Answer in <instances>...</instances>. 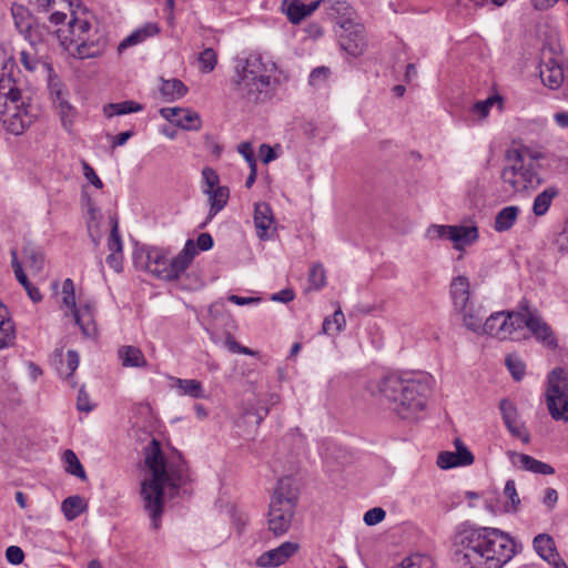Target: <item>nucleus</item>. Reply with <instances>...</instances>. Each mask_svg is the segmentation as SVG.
I'll return each mask as SVG.
<instances>
[{
	"label": "nucleus",
	"mask_w": 568,
	"mask_h": 568,
	"mask_svg": "<svg viewBox=\"0 0 568 568\" xmlns=\"http://www.w3.org/2000/svg\"><path fill=\"white\" fill-rule=\"evenodd\" d=\"M144 463L151 471V478L142 481L141 496L144 509L152 519V527L158 529L164 506L163 489L169 488L170 497H174L189 480L187 467L179 452L164 455L156 439H152L145 447Z\"/></svg>",
	"instance_id": "1"
},
{
	"label": "nucleus",
	"mask_w": 568,
	"mask_h": 568,
	"mask_svg": "<svg viewBox=\"0 0 568 568\" xmlns=\"http://www.w3.org/2000/svg\"><path fill=\"white\" fill-rule=\"evenodd\" d=\"M454 545L457 561L470 568H501L523 548L497 528L474 526L460 527Z\"/></svg>",
	"instance_id": "2"
},
{
	"label": "nucleus",
	"mask_w": 568,
	"mask_h": 568,
	"mask_svg": "<svg viewBox=\"0 0 568 568\" xmlns=\"http://www.w3.org/2000/svg\"><path fill=\"white\" fill-rule=\"evenodd\" d=\"M67 14L54 11L49 17L52 24L60 26L57 37L61 47L74 59H97L102 57L109 47V37L104 29L92 22L87 14L71 13L64 23Z\"/></svg>",
	"instance_id": "3"
},
{
	"label": "nucleus",
	"mask_w": 568,
	"mask_h": 568,
	"mask_svg": "<svg viewBox=\"0 0 568 568\" xmlns=\"http://www.w3.org/2000/svg\"><path fill=\"white\" fill-rule=\"evenodd\" d=\"M367 390L388 404L390 410L403 419L415 418L424 412L430 387L427 381L404 378L388 374L367 383Z\"/></svg>",
	"instance_id": "4"
},
{
	"label": "nucleus",
	"mask_w": 568,
	"mask_h": 568,
	"mask_svg": "<svg viewBox=\"0 0 568 568\" xmlns=\"http://www.w3.org/2000/svg\"><path fill=\"white\" fill-rule=\"evenodd\" d=\"M14 60L0 49V121L8 132L19 135L31 125L37 114L14 84Z\"/></svg>",
	"instance_id": "5"
},
{
	"label": "nucleus",
	"mask_w": 568,
	"mask_h": 568,
	"mask_svg": "<svg viewBox=\"0 0 568 568\" xmlns=\"http://www.w3.org/2000/svg\"><path fill=\"white\" fill-rule=\"evenodd\" d=\"M478 328H469L477 335H487L497 341H521L532 332V312L527 301L517 311H500L490 314L484 323L477 318Z\"/></svg>",
	"instance_id": "6"
},
{
	"label": "nucleus",
	"mask_w": 568,
	"mask_h": 568,
	"mask_svg": "<svg viewBox=\"0 0 568 568\" xmlns=\"http://www.w3.org/2000/svg\"><path fill=\"white\" fill-rule=\"evenodd\" d=\"M276 70V64L268 68L260 55H250L244 64L236 68L233 79V91L236 98L248 103L264 102L271 97V77L267 74Z\"/></svg>",
	"instance_id": "7"
},
{
	"label": "nucleus",
	"mask_w": 568,
	"mask_h": 568,
	"mask_svg": "<svg viewBox=\"0 0 568 568\" xmlns=\"http://www.w3.org/2000/svg\"><path fill=\"white\" fill-rule=\"evenodd\" d=\"M532 151L514 144L506 152V166L501 173L507 191L518 193L528 191L532 180Z\"/></svg>",
	"instance_id": "8"
},
{
	"label": "nucleus",
	"mask_w": 568,
	"mask_h": 568,
	"mask_svg": "<svg viewBox=\"0 0 568 568\" xmlns=\"http://www.w3.org/2000/svg\"><path fill=\"white\" fill-rule=\"evenodd\" d=\"M546 405L555 420L568 422V374L562 368L554 369L548 376Z\"/></svg>",
	"instance_id": "9"
},
{
	"label": "nucleus",
	"mask_w": 568,
	"mask_h": 568,
	"mask_svg": "<svg viewBox=\"0 0 568 568\" xmlns=\"http://www.w3.org/2000/svg\"><path fill=\"white\" fill-rule=\"evenodd\" d=\"M449 295L454 310L462 316L463 325L467 329L478 328L479 311L476 310L473 303L469 278L464 275L453 277L449 285Z\"/></svg>",
	"instance_id": "10"
},
{
	"label": "nucleus",
	"mask_w": 568,
	"mask_h": 568,
	"mask_svg": "<svg viewBox=\"0 0 568 568\" xmlns=\"http://www.w3.org/2000/svg\"><path fill=\"white\" fill-rule=\"evenodd\" d=\"M539 51V77L541 82L549 89L559 88L564 81V73L556 60V55L559 52L558 36L552 31L549 34H546Z\"/></svg>",
	"instance_id": "11"
},
{
	"label": "nucleus",
	"mask_w": 568,
	"mask_h": 568,
	"mask_svg": "<svg viewBox=\"0 0 568 568\" xmlns=\"http://www.w3.org/2000/svg\"><path fill=\"white\" fill-rule=\"evenodd\" d=\"M53 108L61 118L64 128L72 124L75 109L69 101L70 93L55 72L45 79Z\"/></svg>",
	"instance_id": "12"
},
{
	"label": "nucleus",
	"mask_w": 568,
	"mask_h": 568,
	"mask_svg": "<svg viewBox=\"0 0 568 568\" xmlns=\"http://www.w3.org/2000/svg\"><path fill=\"white\" fill-rule=\"evenodd\" d=\"M339 29L338 43L342 50L352 57L362 55L367 47L364 27L348 18L339 23Z\"/></svg>",
	"instance_id": "13"
},
{
	"label": "nucleus",
	"mask_w": 568,
	"mask_h": 568,
	"mask_svg": "<svg viewBox=\"0 0 568 568\" xmlns=\"http://www.w3.org/2000/svg\"><path fill=\"white\" fill-rule=\"evenodd\" d=\"M294 510L295 508H292V504L287 500L278 501L271 499L267 514V525L270 531H272L275 536H282L287 532L291 527Z\"/></svg>",
	"instance_id": "14"
},
{
	"label": "nucleus",
	"mask_w": 568,
	"mask_h": 568,
	"mask_svg": "<svg viewBox=\"0 0 568 568\" xmlns=\"http://www.w3.org/2000/svg\"><path fill=\"white\" fill-rule=\"evenodd\" d=\"M145 268L165 281H172L180 276L174 260H169L159 247H151L146 251Z\"/></svg>",
	"instance_id": "15"
},
{
	"label": "nucleus",
	"mask_w": 568,
	"mask_h": 568,
	"mask_svg": "<svg viewBox=\"0 0 568 568\" xmlns=\"http://www.w3.org/2000/svg\"><path fill=\"white\" fill-rule=\"evenodd\" d=\"M298 550L300 544L284 541L278 547L261 554L256 558L255 565L260 568H276L286 564Z\"/></svg>",
	"instance_id": "16"
},
{
	"label": "nucleus",
	"mask_w": 568,
	"mask_h": 568,
	"mask_svg": "<svg viewBox=\"0 0 568 568\" xmlns=\"http://www.w3.org/2000/svg\"><path fill=\"white\" fill-rule=\"evenodd\" d=\"M503 500L487 499L486 508L494 515L501 513H517L520 507V498L516 489L515 480L506 481L503 490Z\"/></svg>",
	"instance_id": "17"
},
{
	"label": "nucleus",
	"mask_w": 568,
	"mask_h": 568,
	"mask_svg": "<svg viewBox=\"0 0 568 568\" xmlns=\"http://www.w3.org/2000/svg\"><path fill=\"white\" fill-rule=\"evenodd\" d=\"M162 118L184 130L197 131L201 129V118L197 112L183 108H162Z\"/></svg>",
	"instance_id": "18"
},
{
	"label": "nucleus",
	"mask_w": 568,
	"mask_h": 568,
	"mask_svg": "<svg viewBox=\"0 0 568 568\" xmlns=\"http://www.w3.org/2000/svg\"><path fill=\"white\" fill-rule=\"evenodd\" d=\"M254 226L257 237L262 241L270 240L276 231L275 219L268 203L258 202L254 206Z\"/></svg>",
	"instance_id": "19"
},
{
	"label": "nucleus",
	"mask_w": 568,
	"mask_h": 568,
	"mask_svg": "<svg viewBox=\"0 0 568 568\" xmlns=\"http://www.w3.org/2000/svg\"><path fill=\"white\" fill-rule=\"evenodd\" d=\"M322 0H315L305 4L300 0H283L281 9L286 14L291 23L298 24L317 10Z\"/></svg>",
	"instance_id": "20"
},
{
	"label": "nucleus",
	"mask_w": 568,
	"mask_h": 568,
	"mask_svg": "<svg viewBox=\"0 0 568 568\" xmlns=\"http://www.w3.org/2000/svg\"><path fill=\"white\" fill-rule=\"evenodd\" d=\"M95 303L87 302L73 311L75 323L80 326L83 335L93 337L97 335V324L94 320Z\"/></svg>",
	"instance_id": "21"
},
{
	"label": "nucleus",
	"mask_w": 568,
	"mask_h": 568,
	"mask_svg": "<svg viewBox=\"0 0 568 568\" xmlns=\"http://www.w3.org/2000/svg\"><path fill=\"white\" fill-rule=\"evenodd\" d=\"M20 62L26 70L39 73L44 79L50 77L54 70L52 64L44 59H41L31 47L30 50H22L20 52Z\"/></svg>",
	"instance_id": "22"
},
{
	"label": "nucleus",
	"mask_w": 568,
	"mask_h": 568,
	"mask_svg": "<svg viewBox=\"0 0 568 568\" xmlns=\"http://www.w3.org/2000/svg\"><path fill=\"white\" fill-rule=\"evenodd\" d=\"M172 388L176 390L179 396H189L194 399L205 398L203 385L197 379H185L171 377Z\"/></svg>",
	"instance_id": "23"
},
{
	"label": "nucleus",
	"mask_w": 568,
	"mask_h": 568,
	"mask_svg": "<svg viewBox=\"0 0 568 568\" xmlns=\"http://www.w3.org/2000/svg\"><path fill=\"white\" fill-rule=\"evenodd\" d=\"M478 239V229L476 226L452 225L450 241L456 250H463L475 243Z\"/></svg>",
	"instance_id": "24"
},
{
	"label": "nucleus",
	"mask_w": 568,
	"mask_h": 568,
	"mask_svg": "<svg viewBox=\"0 0 568 568\" xmlns=\"http://www.w3.org/2000/svg\"><path fill=\"white\" fill-rule=\"evenodd\" d=\"M118 358L123 367L141 368L148 365L142 351L132 345H123L118 349Z\"/></svg>",
	"instance_id": "25"
},
{
	"label": "nucleus",
	"mask_w": 568,
	"mask_h": 568,
	"mask_svg": "<svg viewBox=\"0 0 568 568\" xmlns=\"http://www.w3.org/2000/svg\"><path fill=\"white\" fill-rule=\"evenodd\" d=\"M535 341L541 343L549 351L558 347V339L552 328L540 317L535 314Z\"/></svg>",
	"instance_id": "26"
},
{
	"label": "nucleus",
	"mask_w": 568,
	"mask_h": 568,
	"mask_svg": "<svg viewBox=\"0 0 568 568\" xmlns=\"http://www.w3.org/2000/svg\"><path fill=\"white\" fill-rule=\"evenodd\" d=\"M85 210L88 233L93 243L98 245L101 239L100 223L102 220V214L91 199L87 200Z\"/></svg>",
	"instance_id": "27"
},
{
	"label": "nucleus",
	"mask_w": 568,
	"mask_h": 568,
	"mask_svg": "<svg viewBox=\"0 0 568 568\" xmlns=\"http://www.w3.org/2000/svg\"><path fill=\"white\" fill-rule=\"evenodd\" d=\"M271 499L278 501L287 500L292 504V508H295L297 503V489L294 486V480L291 477H283L278 479Z\"/></svg>",
	"instance_id": "28"
},
{
	"label": "nucleus",
	"mask_w": 568,
	"mask_h": 568,
	"mask_svg": "<svg viewBox=\"0 0 568 568\" xmlns=\"http://www.w3.org/2000/svg\"><path fill=\"white\" fill-rule=\"evenodd\" d=\"M158 32H159V28L153 23H149V24L133 31L131 34H129L126 38H124L118 45V52L122 53L125 49L143 42L149 37L154 36Z\"/></svg>",
	"instance_id": "29"
},
{
	"label": "nucleus",
	"mask_w": 568,
	"mask_h": 568,
	"mask_svg": "<svg viewBox=\"0 0 568 568\" xmlns=\"http://www.w3.org/2000/svg\"><path fill=\"white\" fill-rule=\"evenodd\" d=\"M535 551L548 564L549 561H554L559 555L555 540L547 534L535 536Z\"/></svg>",
	"instance_id": "30"
},
{
	"label": "nucleus",
	"mask_w": 568,
	"mask_h": 568,
	"mask_svg": "<svg viewBox=\"0 0 568 568\" xmlns=\"http://www.w3.org/2000/svg\"><path fill=\"white\" fill-rule=\"evenodd\" d=\"M519 211H520L519 207L515 206V205H510V206H506V207L501 209L495 217V222H494L495 231L506 232V231L510 230L518 217Z\"/></svg>",
	"instance_id": "31"
},
{
	"label": "nucleus",
	"mask_w": 568,
	"mask_h": 568,
	"mask_svg": "<svg viewBox=\"0 0 568 568\" xmlns=\"http://www.w3.org/2000/svg\"><path fill=\"white\" fill-rule=\"evenodd\" d=\"M205 194L209 196L210 202L209 219H212L226 205L230 197V191L226 186H219Z\"/></svg>",
	"instance_id": "32"
},
{
	"label": "nucleus",
	"mask_w": 568,
	"mask_h": 568,
	"mask_svg": "<svg viewBox=\"0 0 568 568\" xmlns=\"http://www.w3.org/2000/svg\"><path fill=\"white\" fill-rule=\"evenodd\" d=\"M87 509V503L81 496H70L61 504V510L68 520H73Z\"/></svg>",
	"instance_id": "33"
},
{
	"label": "nucleus",
	"mask_w": 568,
	"mask_h": 568,
	"mask_svg": "<svg viewBox=\"0 0 568 568\" xmlns=\"http://www.w3.org/2000/svg\"><path fill=\"white\" fill-rule=\"evenodd\" d=\"M160 92L166 101H173L182 98L187 92V88L181 80L171 79L162 82Z\"/></svg>",
	"instance_id": "34"
},
{
	"label": "nucleus",
	"mask_w": 568,
	"mask_h": 568,
	"mask_svg": "<svg viewBox=\"0 0 568 568\" xmlns=\"http://www.w3.org/2000/svg\"><path fill=\"white\" fill-rule=\"evenodd\" d=\"M143 110L142 104L128 100L119 103H110L104 106L103 112L105 116L112 118L114 115H124Z\"/></svg>",
	"instance_id": "35"
},
{
	"label": "nucleus",
	"mask_w": 568,
	"mask_h": 568,
	"mask_svg": "<svg viewBox=\"0 0 568 568\" xmlns=\"http://www.w3.org/2000/svg\"><path fill=\"white\" fill-rule=\"evenodd\" d=\"M23 264L34 274L42 271L44 264V256L42 252L32 246L23 248Z\"/></svg>",
	"instance_id": "36"
},
{
	"label": "nucleus",
	"mask_w": 568,
	"mask_h": 568,
	"mask_svg": "<svg viewBox=\"0 0 568 568\" xmlns=\"http://www.w3.org/2000/svg\"><path fill=\"white\" fill-rule=\"evenodd\" d=\"M196 253L197 250L194 242L192 240H187L184 248L173 257L180 275L189 267Z\"/></svg>",
	"instance_id": "37"
},
{
	"label": "nucleus",
	"mask_w": 568,
	"mask_h": 568,
	"mask_svg": "<svg viewBox=\"0 0 568 568\" xmlns=\"http://www.w3.org/2000/svg\"><path fill=\"white\" fill-rule=\"evenodd\" d=\"M559 194V191L555 186H549L546 190H544L541 193H539L535 197V215L541 216L546 214V212L549 210L550 204Z\"/></svg>",
	"instance_id": "38"
},
{
	"label": "nucleus",
	"mask_w": 568,
	"mask_h": 568,
	"mask_svg": "<svg viewBox=\"0 0 568 568\" xmlns=\"http://www.w3.org/2000/svg\"><path fill=\"white\" fill-rule=\"evenodd\" d=\"M79 354L69 349L67 352L65 358H60L59 365H57V371L62 378H70L74 371L79 366Z\"/></svg>",
	"instance_id": "39"
},
{
	"label": "nucleus",
	"mask_w": 568,
	"mask_h": 568,
	"mask_svg": "<svg viewBox=\"0 0 568 568\" xmlns=\"http://www.w3.org/2000/svg\"><path fill=\"white\" fill-rule=\"evenodd\" d=\"M345 316L338 306L332 316L324 320L322 331L325 334L338 333L345 327Z\"/></svg>",
	"instance_id": "40"
},
{
	"label": "nucleus",
	"mask_w": 568,
	"mask_h": 568,
	"mask_svg": "<svg viewBox=\"0 0 568 568\" xmlns=\"http://www.w3.org/2000/svg\"><path fill=\"white\" fill-rule=\"evenodd\" d=\"M393 568H434V562L429 556L414 554L404 558Z\"/></svg>",
	"instance_id": "41"
},
{
	"label": "nucleus",
	"mask_w": 568,
	"mask_h": 568,
	"mask_svg": "<svg viewBox=\"0 0 568 568\" xmlns=\"http://www.w3.org/2000/svg\"><path fill=\"white\" fill-rule=\"evenodd\" d=\"M495 104H498L499 108H501L503 99L498 94L488 97L486 100L475 102L471 106V112L477 114L479 119H486L490 109Z\"/></svg>",
	"instance_id": "42"
},
{
	"label": "nucleus",
	"mask_w": 568,
	"mask_h": 568,
	"mask_svg": "<svg viewBox=\"0 0 568 568\" xmlns=\"http://www.w3.org/2000/svg\"><path fill=\"white\" fill-rule=\"evenodd\" d=\"M111 233L108 239V248L111 253H122L123 244L119 233V222L116 216H110Z\"/></svg>",
	"instance_id": "43"
},
{
	"label": "nucleus",
	"mask_w": 568,
	"mask_h": 568,
	"mask_svg": "<svg viewBox=\"0 0 568 568\" xmlns=\"http://www.w3.org/2000/svg\"><path fill=\"white\" fill-rule=\"evenodd\" d=\"M64 462L67 464V471L78 478L84 479L85 478V471L77 457V455L68 449L64 452Z\"/></svg>",
	"instance_id": "44"
},
{
	"label": "nucleus",
	"mask_w": 568,
	"mask_h": 568,
	"mask_svg": "<svg viewBox=\"0 0 568 568\" xmlns=\"http://www.w3.org/2000/svg\"><path fill=\"white\" fill-rule=\"evenodd\" d=\"M202 191L203 193H209L210 191L221 186L220 185V176L216 171L212 168H204L202 170Z\"/></svg>",
	"instance_id": "45"
},
{
	"label": "nucleus",
	"mask_w": 568,
	"mask_h": 568,
	"mask_svg": "<svg viewBox=\"0 0 568 568\" xmlns=\"http://www.w3.org/2000/svg\"><path fill=\"white\" fill-rule=\"evenodd\" d=\"M217 62V55L212 48L204 49L199 57L200 69L204 73L214 70Z\"/></svg>",
	"instance_id": "46"
},
{
	"label": "nucleus",
	"mask_w": 568,
	"mask_h": 568,
	"mask_svg": "<svg viewBox=\"0 0 568 568\" xmlns=\"http://www.w3.org/2000/svg\"><path fill=\"white\" fill-rule=\"evenodd\" d=\"M507 456L509 457L511 464L517 469L523 470H532V457L526 454L517 453L514 450L507 452Z\"/></svg>",
	"instance_id": "47"
},
{
	"label": "nucleus",
	"mask_w": 568,
	"mask_h": 568,
	"mask_svg": "<svg viewBox=\"0 0 568 568\" xmlns=\"http://www.w3.org/2000/svg\"><path fill=\"white\" fill-rule=\"evenodd\" d=\"M452 225L432 224L426 230V237L430 241L450 240Z\"/></svg>",
	"instance_id": "48"
},
{
	"label": "nucleus",
	"mask_w": 568,
	"mask_h": 568,
	"mask_svg": "<svg viewBox=\"0 0 568 568\" xmlns=\"http://www.w3.org/2000/svg\"><path fill=\"white\" fill-rule=\"evenodd\" d=\"M455 446H456V452H454V453H455V455L457 456V459H458V462H457L458 463V467L459 466L471 465L474 463V455L463 444V442L459 438L455 439Z\"/></svg>",
	"instance_id": "49"
},
{
	"label": "nucleus",
	"mask_w": 568,
	"mask_h": 568,
	"mask_svg": "<svg viewBox=\"0 0 568 568\" xmlns=\"http://www.w3.org/2000/svg\"><path fill=\"white\" fill-rule=\"evenodd\" d=\"M11 266L13 268L16 278L26 288L31 283L29 282L27 274L23 271L22 262L19 261L16 250H11Z\"/></svg>",
	"instance_id": "50"
},
{
	"label": "nucleus",
	"mask_w": 568,
	"mask_h": 568,
	"mask_svg": "<svg viewBox=\"0 0 568 568\" xmlns=\"http://www.w3.org/2000/svg\"><path fill=\"white\" fill-rule=\"evenodd\" d=\"M310 283L316 290L323 287L326 283L325 270L322 265L315 264L310 271Z\"/></svg>",
	"instance_id": "51"
},
{
	"label": "nucleus",
	"mask_w": 568,
	"mask_h": 568,
	"mask_svg": "<svg viewBox=\"0 0 568 568\" xmlns=\"http://www.w3.org/2000/svg\"><path fill=\"white\" fill-rule=\"evenodd\" d=\"M26 13L27 11L22 7L12 9V16L14 18L17 28L21 33L29 34L31 31V22L29 20H24L23 16Z\"/></svg>",
	"instance_id": "52"
},
{
	"label": "nucleus",
	"mask_w": 568,
	"mask_h": 568,
	"mask_svg": "<svg viewBox=\"0 0 568 568\" xmlns=\"http://www.w3.org/2000/svg\"><path fill=\"white\" fill-rule=\"evenodd\" d=\"M386 511L381 507H374L364 514V523L367 526H374L384 520Z\"/></svg>",
	"instance_id": "53"
},
{
	"label": "nucleus",
	"mask_w": 568,
	"mask_h": 568,
	"mask_svg": "<svg viewBox=\"0 0 568 568\" xmlns=\"http://www.w3.org/2000/svg\"><path fill=\"white\" fill-rule=\"evenodd\" d=\"M506 365L515 379L519 381L524 376L525 365L519 358L508 356L506 358Z\"/></svg>",
	"instance_id": "54"
},
{
	"label": "nucleus",
	"mask_w": 568,
	"mask_h": 568,
	"mask_svg": "<svg viewBox=\"0 0 568 568\" xmlns=\"http://www.w3.org/2000/svg\"><path fill=\"white\" fill-rule=\"evenodd\" d=\"M458 459L454 452H443L437 457V465L442 469L458 467Z\"/></svg>",
	"instance_id": "55"
},
{
	"label": "nucleus",
	"mask_w": 568,
	"mask_h": 568,
	"mask_svg": "<svg viewBox=\"0 0 568 568\" xmlns=\"http://www.w3.org/2000/svg\"><path fill=\"white\" fill-rule=\"evenodd\" d=\"M499 407L506 425H510L513 422L516 420V408L510 400L503 399L500 402Z\"/></svg>",
	"instance_id": "56"
},
{
	"label": "nucleus",
	"mask_w": 568,
	"mask_h": 568,
	"mask_svg": "<svg viewBox=\"0 0 568 568\" xmlns=\"http://www.w3.org/2000/svg\"><path fill=\"white\" fill-rule=\"evenodd\" d=\"M239 153L245 159L248 166L256 165L253 146L250 142H243L237 146Z\"/></svg>",
	"instance_id": "57"
},
{
	"label": "nucleus",
	"mask_w": 568,
	"mask_h": 568,
	"mask_svg": "<svg viewBox=\"0 0 568 568\" xmlns=\"http://www.w3.org/2000/svg\"><path fill=\"white\" fill-rule=\"evenodd\" d=\"M82 169H83V175L92 185H94L97 189L103 187V183H102L101 179L98 176L94 169L89 163L83 162Z\"/></svg>",
	"instance_id": "58"
},
{
	"label": "nucleus",
	"mask_w": 568,
	"mask_h": 568,
	"mask_svg": "<svg viewBox=\"0 0 568 568\" xmlns=\"http://www.w3.org/2000/svg\"><path fill=\"white\" fill-rule=\"evenodd\" d=\"M331 9L336 12L337 14L341 16L339 20H338V24L343 21V20H346V19H352L351 16H352V8L347 4L346 1H335Z\"/></svg>",
	"instance_id": "59"
},
{
	"label": "nucleus",
	"mask_w": 568,
	"mask_h": 568,
	"mask_svg": "<svg viewBox=\"0 0 568 568\" xmlns=\"http://www.w3.org/2000/svg\"><path fill=\"white\" fill-rule=\"evenodd\" d=\"M6 558L12 565H19L24 559L23 550L18 546H10L6 550Z\"/></svg>",
	"instance_id": "60"
},
{
	"label": "nucleus",
	"mask_w": 568,
	"mask_h": 568,
	"mask_svg": "<svg viewBox=\"0 0 568 568\" xmlns=\"http://www.w3.org/2000/svg\"><path fill=\"white\" fill-rule=\"evenodd\" d=\"M510 433L520 438L523 443L527 444L530 440L529 432L525 428L518 425L517 420L513 422L510 425H507Z\"/></svg>",
	"instance_id": "61"
},
{
	"label": "nucleus",
	"mask_w": 568,
	"mask_h": 568,
	"mask_svg": "<svg viewBox=\"0 0 568 568\" xmlns=\"http://www.w3.org/2000/svg\"><path fill=\"white\" fill-rule=\"evenodd\" d=\"M77 408L81 412L89 413L92 410L93 406L90 404L88 393L82 388H80L78 398H77Z\"/></svg>",
	"instance_id": "62"
},
{
	"label": "nucleus",
	"mask_w": 568,
	"mask_h": 568,
	"mask_svg": "<svg viewBox=\"0 0 568 568\" xmlns=\"http://www.w3.org/2000/svg\"><path fill=\"white\" fill-rule=\"evenodd\" d=\"M108 265L116 273L122 271V253H110L106 257Z\"/></svg>",
	"instance_id": "63"
},
{
	"label": "nucleus",
	"mask_w": 568,
	"mask_h": 568,
	"mask_svg": "<svg viewBox=\"0 0 568 568\" xmlns=\"http://www.w3.org/2000/svg\"><path fill=\"white\" fill-rule=\"evenodd\" d=\"M260 155L262 162L265 164L276 159V153L274 152L273 148H271L268 144H262L260 146Z\"/></svg>",
	"instance_id": "64"
}]
</instances>
